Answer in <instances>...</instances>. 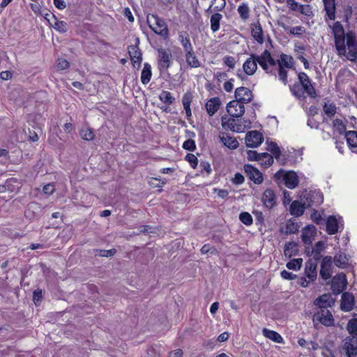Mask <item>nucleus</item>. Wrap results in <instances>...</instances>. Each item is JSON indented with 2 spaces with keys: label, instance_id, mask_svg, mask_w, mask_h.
<instances>
[{
  "label": "nucleus",
  "instance_id": "obj_20",
  "mask_svg": "<svg viewBox=\"0 0 357 357\" xmlns=\"http://www.w3.org/2000/svg\"><path fill=\"white\" fill-rule=\"evenodd\" d=\"M344 349L348 357H357V339L355 337L347 339L344 344Z\"/></svg>",
  "mask_w": 357,
  "mask_h": 357
},
{
  "label": "nucleus",
  "instance_id": "obj_37",
  "mask_svg": "<svg viewBox=\"0 0 357 357\" xmlns=\"http://www.w3.org/2000/svg\"><path fill=\"white\" fill-rule=\"evenodd\" d=\"M258 162L261 165L267 167L273 164V158L268 153H261L258 158Z\"/></svg>",
  "mask_w": 357,
  "mask_h": 357
},
{
  "label": "nucleus",
  "instance_id": "obj_48",
  "mask_svg": "<svg viewBox=\"0 0 357 357\" xmlns=\"http://www.w3.org/2000/svg\"><path fill=\"white\" fill-rule=\"evenodd\" d=\"M239 220L245 225L250 226L252 224V215L248 212H242L239 215Z\"/></svg>",
  "mask_w": 357,
  "mask_h": 357
},
{
  "label": "nucleus",
  "instance_id": "obj_43",
  "mask_svg": "<svg viewBox=\"0 0 357 357\" xmlns=\"http://www.w3.org/2000/svg\"><path fill=\"white\" fill-rule=\"evenodd\" d=\"M178 38L185 53L193 50L192 46L188 36H184L183 35L180 34Z\"/></svg>",
  "mask_w": 357,
  "mask_h": 357
},
{
  "label": "nucleus",
  "instance_id": "obj_51",
  "mask_svg": "<svg viewBox=\"0 0 357 357\" xmlns=\"http://www.w3.org/2000/svg\"><path fill=\"white\" fill-rule=\"evenodd\" d=\"M54 28L61 33H65L68 30V24L66 22L56 20L54 23Z\"/></svg>",
  "mask_w": 357,
  "mask_h": 357
},
{
  "label": "nucleus",
  "instance_id": "obj_56",
  "mask_svg": "<svg viewBox=\"0 0 357 357\" xmlns=\"http://www.w3.org/2000/svg\"><path fill=\"white\" fill-rule=\"evenodd\" d=\"M183 148L188 151H194L196 149L195 142L193 139H188L183 144Z\"/></svg>",
  "mask_w": 357,
  "mask_h": 357
},
{
  "label": "nucleus",
  "instance_id": "obj_40",
  "mask_svg": "<svg viewBox=\"0 0 357 357\" xmlns=\"http://www.w3.org/2000/svg\"><path fill=\"white\" fill-rule=\"evenodd\" d=\"M238 13L240 15V17L243 21L247 20L250 17V8L248 5L245 3H242L238 7Z\"/></svg>",
  "mask_w": 357,
  "mask_h": 357
},
{
  "label": "nucleus",
  "instance_id": "obj_27",
  "mask_svg": "<svg viewBox=\"0 0 357 357\" xmlns=\"http://www.w3.org/2000/svg\"><path fill=\"white\" fill-rule=\"evenodd\" d=\"M305 275L310 281H314L317 278V264L314 261H307L305 264Z\"/></svg>",
  "mask_w": 357,
  "mask_h": 357
},
{
  "label": "nucleus",
  "instance_id": "obj_35",
  "mask_svg": "<svg viewBox=\"0 0 357 357\" xmlns=\"http://www.w3.org/2000/svg\"><path fill=\"white\" fill-rule=\"evenodd\" d=\"M222 18V15L220 13H216L211 16V29L213 32H216L220 29V22Z\"/></svg>",
  "mask_w": 357,
  "mask_h": 357
},
{
  "label": "nucleus",
  "instance_id": "obj_10",
  "mask_svg": "<svg viewBox=\"0 0 357 357\" xmlns=\"http://www.w3.org/2000/svg\"><path fill=\"white\" fill-rule=\"evenodd\" d=\"M246 146L251 148L258 147L264 141L262 133L257 130L248 132L245 137Z\"/></svg>",
  "mask_w": 357,
  "mask_h": 357
},
{
  "label": "nucleus",
  "instance_id": "obj_36",
  "mask_svg": "<svg viewBox=\"0 0 357 357\" xmlns=\"http://www.w3.org/2000/svg\"><path fill=\"white\" fill-rule=\"evenodd\" d=\"M185 59L187 63L192 68H198L200 66V62L197 59L194 50L185 53Z\"/></svg>",
  "mask_w": 357,
  "mask_h": 357
},
{
  "label": "nucleus",
  "instance_id": "obj_52",
  "mask_svg": "<svg viewBox=\"0 0 357 357\" xmlns=\"http://www.w3.org/2000/svg\"><path fill=\"white\" fill-rule=\"evenodd\" d=\"M299 13L307 17H312L314 15L312 8L308 4L302 5Z\"/></svg>",
  "mask_w": 357,
  "mask_h": 357
},
{
  "label": "nucleus",
  "instance_id": "obj_44",
  "mask_svg": "<svg viewBox=\"0 0 357 357\" xmlns=\"http://www.w3.org/2000/svg\"><path fill=\"white\" fill-rule=\"evenodd\" d=\"M291 92L298 99L304 98L305 91L299 84H294L290 87Z\"/></svg>",
  "mask_w": 357,
  "mask_h": 357
},
{
  "label": "nucleus",
  "instance_id": "obj_54",
  "mask_svg": "<svg viewBox=\"0 0 357 357\" xmlns=\"http://www.w3.org/2000/svg\"><path fill=\"white\" fill-rule=\"evenodd\" d=\"M185 160L190 163V166L195 169L198 165L197 158L192 153H188L185 156Z\"/></svg>",
  "mask_w": 357,
  "mask_h": 357
},
{
  "label": "nucleus",
  "instance_id": "obj_4",
  "mask_svg": "<svg viewBox=\"0 0 357 357\" xmlns=\"http://www.w3.org/2000/svg\"><path fill=\"white\" fill-rule=\"evenodd\" d=\"M274 178L278 183H284L289 189L295 188L298 184V178L294 171L278 170L274 175Z\"/></svg>",
  "mask_w": 357,
  "mask_h": 357
},
{
  "label": "nucleus",
  "instance_id": "obj_19",
  "mask_svg": "<svg viewBox=\"0 0 357 357\" xmlns=\"http://www.w3.org/2000/svg\"><path fill=\"white\" fill-rule=\"evenodd\" d=\"M317 232V229L313 225H307L302 230V241L305 245H311Z\"/></svg>",
  "mask_w": 357,
  "mask_h": 357
},
{
  "label": "nucleus",
  "instance_id": "obj_8",
  "mask_svg": "<svg viewBox=\"0 0 357 357\" xmlns=\"http://www.w3.org/2000/svg\"><path fill=\"white\" fill-rule=\"evenodd\" d=\"M343 229V220L341 216L331 215L326 222V231L328 234H335Z\"/></svg>",
  "mask_w": 357,
  "mask_h": 357
},
{
  "label": "nucleus",
  "instance_id": "obj_60",
  "mask_svg": "<svg viewBox=\"0 0 357 357\" xmlns=\"http://www.w3.org/2000/svg\"><path fill=\"white\" fill-rule=\"evenodd\" d=\"M69 66V62L65 59L60 58L57 60V66L60 70L67 69Z\"/></svg>",
  "mask_w": 357,
  "mask_h": 357
},
{
  "label": "nucleus",
  "instance_id": "obj_57",
  "mask_svg": "<svg viewBox=\"0 0 357 357\" xmlns=\"http://www.w3.org/2000/svg\"><path fill=\"white\" fill-rule=\"evenodd\" d=\"M312 220L317 224H321L324 221V218L322 216V213L319 211H314L311 214Z\"/></svg>",
  "mask_w": 357,
  "mask_h": 357
},
{
  "label": "nucleus",
  "instance_id": "obj_45",
  "mask_svg": "<svg viewBox=\"0 0 357 357\" xmlns=\"http://www.w3.org/2000/svg\"><path fill=\"white\" fill-rule=\"evenodd\" d=\"M80 136L82 139L86 141H90L94 139L95 135L92 130L89 128H82L80 130Z\"/></svg>",
  "mask_w": 357,
  "mask_h": 357
},
{
  "label": "nucleus",
  "instance_id": "obj_39",
  "mask_svg": "<svg viewBox=\"0 0 357 357\" xmlns=\"http://www.w3.org/2000/svg\"><path fill=\"white\" fill-rule=\"evenodd\" d=\"M220 106V100L218 98L210 99L206 104V112H218Z\"/></svg>",
  "mask_w": 357,
  "mask_h": 357
},
{
  "label": "nucleus",
  "instance_id": "obj_12",
  "mask_svg": "<svg viewBox=\"0 0 357 357\" xmlns=\"http://www.w3.org/2000/svg\"><path fill=\"white\" fill-rule=\"evenodd\" d=\"M137 43L133 45L128 46V53L130 57V59L132 62V66L134 68H138L142 63V53L138 47L139 38L136 39Z\"/></svg>",
  "mask_w": 357,
  "mask_h": 357
},
{
  "label": "nucleus",
  "instance_id": "obj_9",
  "mask_svg": "<svg viewBox=\"0 0 357 357\" xmlns=\"http://www.w3.org/2000/svg\"><path fill=\"white\" fill-rule=\"evenodd\" d=\"M299 84L310 98H315L317 96L316 91L311 83V79L307 75L303 72L299 73L298 75Z\"/></svg>",
  "mask_w": 357,
  "mask_h": 357
},
{
  "label": "nucleus",
  "instance_id": "obj_2",
  "mask_svg": "<svg viewBox=\"0 0 357 357\" xmlns=\"http://www.w3.org/2000/svg\"><path fill=\"white\" fill-rule=\"evenodd\" d=\"M243 113L236 114L228 117L225 115L222 117V125L225 128L230 129L232 131L241 132L246 128L250 127L251 122L250 120H244L242 118Z\"/></svg>",
  "mask_w": 357,
  "mask_h": 357
},
{
  "label": "nucleus",
  "instance_id": "obj_17",
  "mask_svg": "<svg viewBox=\"0 0 357 357\" xmlns=\"http://www.w3.org/2000/svg\"><path fill=\"white\" fill-rule=\"evenodd\" d=\"M332 257H325L322 259L321 264L320 275L324 280H328L331 277Z\"/></svg>",
  "mask_w": 357,
  "mask_h": 357
},
{
  "label": "nucleus",
  "instance_id": "obj_23",
  "mask_svg": "<svg viewBox=\"0 0 357 357\" xmlns=\"http://www.w3.org/2000/svg\"><path fill=\"white\" fill-rule=\"evenodd\" d=\"M325 118H327V115L325 114L323 115V113H310L307 120V126L311 128H318L321 120L326 123Z\"/></svg>",
  "mask_w": 357,
  "mask_h": 357
},
{
  "label": "nucleus",
  "instance_id": "obj_61",
  "mask_svg": "<svg viewBox=\"0 0 357 357\" xmlns=\"http://www.w3.org/2000/svg\"><path fill=\"white\" fill-rule=\"evenodd\" d=\"M97 252H98L97 255L99 256L109 257L113 256L115 254L116 250L114 249H111L108 250H98Z\"/></svg>",
  "mask_w": 357,
  "mask_h": 357
},
{
  "label": "nucleus",
  "instance_id": "obj_6",
  "mask_svg": "<svg viewBox=\"0 0 357 357\" xmlns=\"http://www.w3.org/2000/svg\"><path fill=\"white\" fill-rule=\"evenodd\" d=\"M257 63L261 66L264 70L267 73L276 75L275 70L273 68L276 67V61L272 57L271 53L267 50H264L261 55H257Z\"/></svg>",
  "mask_w": 357,
  "mask_h": 357
},
{
  "label": "nucleus",
  "instance_id": "obj_63",
  "mask_svg": "<svg viewBox=\"0 0 357 357\" xmlns=\"http://www.w3.org/2000/svg\"><path fill=\"white\" fill-rule=\"evenodd\" d=\"M224 63L229 68H234L235 66V59L233 56H227L224 58Z\"/></svg>",
  "mask_w": 357,
  "mask_h": 357
},
{
  "label": "nucleus",
  "instance_id": "obj_7",
  "mask_svg": "<svg viewBox=\"0 0 357 357\" xmlns=\"http://www.w3.org/2000/svg\"><path fill=\"white\" fill-rule=\"evenodd\" d=\"M335 114L325 113L327 115V118H325L326 123L332 126L334 133L342 135L346 130L345 122L342 119L336 118Z\"/></svg>",
  "mask_w": 357,
  "mask_h": 357
},
{
  "label": "nucleus",
  "instance_id": "obj_11",
  "mask_svg": "<svg viewBox=\"0 0 357 357\" xmlns=\"http://www.w3.org/2000/svg\"><path fill=\"white\" fill-rule=\"evenodd\" d=\"M314 321H319L326 326L334 325V319L332 314L328 309H321L314 315Z\"/></svg>",
  "mask_w": 357,
  "mask_h": 357
},
{
  "label": "nucleus",
  "instance_id": "obj_28",
  "mask_svg": "<svg viewBox=\"0 0 357 357\" xmlns=\"http://www.w3.org/2000/svg\"><path fill=\"white\" fill-rule=\"evenodd\" d=\"M220 138L224 145L230 149H235L238 146V142L236 139L228 134L223 133L220 136Z\"/></svg>",
  "mask_w": 357,
  "mask_h": 357
},
{
  "label": "nucleus",
  "instance_id": "obj_64",
  "mask_svg": "<svg viewBox=\"0 0 357 357\" xmlns=\"http://www.w3.org/2000/svg\"><path fill=\"white\" fill-rule=\"evenodd\" d=\"M259 155L260 153H257L256 151H248L247 152V157L249 160L258 161Z\"/></svg>",
  "mask_w": 357,
  "mask_h": 357
},
{
  "label": "nucleus",
  "instance_id": "obj_38",
  "mask_svg": "<svg viewBox=\"0 0 357 357\" xmlns=\"http://www.w3.org/2000/svg\"><path fill=\"white\" fill-rule=\"evenodd\" d=\"M345 138L349 147L356 148L357 147V132L356 131H349L345 134Z\"/></svg>",
  "mask_w": 357,
  "mask_h": 357
},
{
  "label": "nucleus",
  "instance_id": "obj_50",
  "mask_svg": "<svg viewBox=\"0 0 357 357\" xmlns=\"http://www.w3.org/2000/svg\"><path fill=\"white\" fill-rule=\"evenodd\" d=\"M160 99L162 102L168 104L172 103L173 101L174 100V98L172 97L171 93L167 91H164L160 93Z\"/></svg>",
  "mask_w": 357,
  "mask_h": 357
},
{
  "label": "nucleus",
  "instance_id": "obj_25",
  "mask_svg": "<svg viewBox=\"0 0 357 357\" xmlns=\"http://www.w3.org/2000/svg\"><path fill=\"white\" fill-rule=\"evenodd\" d=\"M334 303V300L330 294H324L314 301V304L321 309H327Z\"/></svg>",
  "mask_w": 357,
  "mask_h": 357
},
{
  "label": "nucleus",
  "instance_id": "obj_13",
  "mask_svg": "<svg viewBox=\"0 0 357 357\" xmlns=\"http://www.w3.org/2000/svg\"><path fill=\"white\" fill-rule=\"evenodd\" d=\"M347 280L345 274L339 273L332 280V289L336 294L342 292L346 288Z\"/></svg>",
  "mask_w": 357,
  "mask_h": 357
},
{
  "label": "nucleus",
  "instance_id": "obj_18",
  "mask_svg": "<svg viewBox=\"0 0 357 357\" xmlns=\"http://www.w3.org/2000/svg\"><path fill=\"white\" fill-rule=\"evenodd\" d=\"M261 200L267 208H273L277 202L275 194L271 189H266L264 192Z\"/></svg>",
  "mask_w": 357,
  "mask_h": 357
},
{
  "label": "nucleus",
  "instance_id": "obj_33",
  "mask_svg": "<svg viewBox=\"0 0 357 357\" xmlns=\"http://www.w3.org/2000/svg\"><path fill=\"white\" fill-rule=\"evenodd\" d=\"M334 264L337 267L344 268L348 265L349 259L344 253L339 252L334 257Z\"/></svg>",
  "mask_w": 357,
  "mask_h": 357
},
{
  "label": "nucleus",
  "instance_id": "obj_26",
  "mask_svg": "<svg viewBox=\"0 0 357 357\" xmlns=\"http://www.w3.org/2000/svg\"><path fill=\"white\" fill-rule=\"evenodd\" d=\"M324 5V10L326 15L331 20H335V0H323Z\"/></svg>",
  "mask_w": 357,
  "mask_h": 357
},
{
  "label": "nucleus",
  "instance_id": "obj_58",
  "mask_svg": "<svg viewBox=\"0 0 357 357\" xmlns=\"http://www.w3.org/2000/svg\"><path fill=\"white\" fill-rule=\"evenodd\" d=\"M287 3L288 6L292 10L300 12V10H301V8L302 5L299 4L296 1H294V0H287Z\"/></svg>",
  "mask_w": 357,
  "mask_h": 357
},
{
  "label": "nucleus",
  "instance_id": "obj_46",
  "mask_svg": "<svg viewBox=\"0 0 357 357\" xmlns=\"http://www.w3.org/2000/svg\"><path fill=\"white\" fill-rule=\"evenodd\" d=\"M267 150L271 152L277 158L280 155V150L278 144L273 142H266Z\"/></svg>",
  "mask_w": 357,
  "mask_h": 357
},
{
  "label": "nucleus",
  "instance_id": "obj_16",
  "mask_svg": "<svg viewBox=\"0 0 357 357\" xmlns=\"http://www.w3.org/2000/svg\"><path fill=\"white\" fill-rule=\"evenodd\" d=\"M244 169L249 178L255 183L260 184L263 182L262 174L257 168L251 165H245Z\"/></svg>",
  "mask_w": 357,
  "mask_h": 357
},
{
  "label": "nucleus",
  "instance_id": "obj_21",
  "mask_svg": "<svg viewBox=\"0 0 357 357\" xmlns=\"http://www.w3.org/2000/svg\"><path fill=\"white\" fill-rule=\"evenodd\" d=\"M324 201V197L322 193L319 190L310 191L307 195V206L312 205H319Z\"/></svg>",
  "mask_w": 357,
  "mask_h": 357
},
{
  "label": "nucleus",
  "instance_id": "obj_1",
  "mask_svg": "<svg viewBox=\"0 0 357 357\" xmlns=\"http://www.w3.org/2000/svg\"><path fill=\"white\" fill-rule=\"evenodd\" d=\"M334 37L335 47L338 56H346L350 61H355L357 58V40L356 34L352 31L345 33L343 25L340 22H335L330 26Z\"/></svg>",
  "mask_w": 357,
  "mask_h": 357
},
{
  "label": "nucleus",
  "instance_id": "obj_59",
  "mask_svg": "<svg viewBox=\"0 0 357 357\" xmlns=\"http://www.w3.org/2000/svg\"><path fill=\"white\" fill-rule=\"evenodd\" d=\"M305 31V29L302 26H297L292 27L289 29V32L292 35L299 36Z\"/></svg>",
  "mask_w": 357,
  "mask_h": 357
},
{
  "label": "nucleus",
  "instance_id": "obj_29",
  "mask_svg": "<svg viewBox=\"0 0 357 357\" xmlns=\"http://www.w3.org/2000/svg\"><path fill=\"white\" fill-rule=\"evenodd\" d=\"M298 251V244L294 241L287 242L284 245V255L287 257L296 255Z\"/></svg>",
  "mask_w": 357,
  "mask_h": 357
},
{
  "label": "nucleus",
  "instance_id": "obj_62",
  "mask_svg": "<svg viewBox=\"0 0 357 357\" xmlns=\"http://www.w3.org/2000/svg\"><path fill=\"white\" fill-rule=\"evenodd\" d=\"M244 181V176L240 173L235 174L234 177L232 178L233 183L236 185H241Z\"/></svg>",
  "mask_w": 357,
  "mask_h": 357
},
{
  "label": "nucleus",
  "instance_id": "obj_24",
  "mask_svg": "<svg viewBox=\"0 0 357 357\" xmlns=\"http://www.w3.org/2000/svg\"><path fill=\"white\" fill-rule=\"evenodd\" d=\"M251 34L258 43H264V38L263 35V30L261 25L259 22L251 24Z\"/></svg>",
  "mask_w": 357,
  "mask_h": 357
},
{
  "label": "nucleus",
  "instance_id": "obj_32",
  "mask_svg": "<svg viewBox=\"0 0 357 357\" xmlns=\"http://www.w3.org/2000/svg\"><path fill=\"white\" fill-rule=\"evenodd\" d=\"M304 209V205L302 204L299 201H294L290 205L291 214L296 217L303 215Z\"/></svg>",
  "mask_w": 357,
  "mask_h": 357
},
{
  "label": "nucleus",
  "instance_id": "obj_47",
  "mask_svg": "<svg viewBox=\"0 0 357 357\" xmlns=\"http://www.w3.org/2000/svg\"><path fill=\"white\" fill-rule=\"evenodd\" d=\"M302 262H303V259L301 258L294 259L289 261L287 264L286 266L288 269L296 271V270L300 269V268L302 265Z\"/></svg>",
  "mask_w": 357,
  "mask_h": 357
},
{
  "label": "nucleus",
  "instance_id": "obj_41",
  "mask_svg": "<svg viewBox=\"0 0 357 357\" xmlns=\"http://www.w3.org/2000/svg\"><path fill=\"white\" fill-rule=\"evenodd\" d=\"M5 186L7 187L8 191L13 192L20 188V183L16 178H10L6 181Z\"/></svg>",
  "mask_w": 357,
  "mask_h": 357
},
{
  "label": "nucleus",
  "instance_id": "obj_49",
  "mask_svg": "<svg viewBox=\"0 0 357 357\" xmlns=\"http://www.w3.org/2000/svg\"><path fill=\"white\" fill-rule=\"evenodd\" d=\"M299 226L297 222L289 220L286 225V232L289 234H294L298 231Z\"/></svg>",
  "mask_w": 357,
  "mask_h": 357
},
{
  "label": "nucleus",
  "instance_id": "obj_31",
  "mask_svg": "<svg viewBox=\"0 0 357 357\" xmlns=\"http://www.w3.org/2000/svg\"><path fill=\"white\" fill-rule=\"evenodd\" d=\"M277 63L278 64V66L291 68L294 66V59L293 57L289 55L282 54L280 59L276 61V64Z\"/></svg>",
  "mask_w": 357,
  "mask_h": 357
},
{
  "label": "nucleus",
  "instance_id": "obj_53",
  "mask_svg": "<svg viewBox=\"0 0 357 357\" xmlns=\"http://www.w3.org/2000/svg\"><path fill=\"white\" fill-rule=\"evenodd\" d=\"M349 333L357 335V319H351L347 324Z\"/></svg>",
  "mask_w": 357,
  "mask_h": 357
},
{
  "label": "nucleus",
  "instance_id": "obj_34",
  "mask_svg": "<svg viewBox=\"0 0 357 357\" xmlns=\"http://www.w3.org/2000/svg\"><path fill=\"white\" fill-rule=\"evenodd\" d=\"M152 73H151V66L149 63H145L144 65V68L142 71L141 75V81L144 84H148L151 78Z\"/></svg>",
  "mask_w": 357,
  "mask_h": 357
},
{
  "label": "nucleus",
  "instance_id": "obj_55",
  "mask_svg": "<svg viewBox=\"0 0 357 357\" xmlns=\"http://www.w3.org/2000/svg\"><path fill=\"white\" fill-rule=\"evenodd\" d=\"M278 76L280 79L286 84L287 83V70L282 66H278Z\"/></svg>",
  "mask_w": 357,
  "mask_h": 357
},
{
  "label": "nucleus",
  "instance_id": "obj_30",
  "mask_svg": "<svg viewBox=\"0 0 357 357\" xmlns=\"http://www.w3.org/2000/svg\"><path fill=\"white\" fill-rule=\"evenodd\" d=\"M262 334L266 338H268L276 343H282L283 342L282 337L276 331L269 330L267 328H264L262 330Z\"/></svg>",
  "mask_w": 357,
  "mask_h": 357
},
{
  "label": "nucleus",
  "instance_id": "obj_15",
  "mask_svg": "<svg viewBox=\"0 0 357 357\" xmlns=\"http://www.w3.org/2000/svg\"><path fill=\"white\" fill-rule=\"evenodd\" d=\"M243 71L248 75H253L257 70V55L250 54V56L246 59L243 65Z\"/></svg>",
  "mask_w": 357,
  "mask_h": 357
},
{
  "label": "nucleus",
  "instance_id": "obj_42",
  "mask_svg": "<svg viewBox=\"0 0 357 357\" xmlns=\"http://www.w3.org/2000/svg\"><path fill=\"white\" fill-rule=\"evenodd\" d=\"M193 95L191 92H186L182 98V103L185 112H191L190 103L192 100Z\"/></svg>",
  "mask_w": 357,
  "mask_h": 357
},
{
  "label": "nucleus",
  "instance_id": "obj_22",
  "mask_svg": "<svg viewBox=\"0 0 357 357\" xmlns=\"http://www.w3.org/2000/svg\"><path fill=\"white\" fill-rule=\"evenodd\" d=\"M354 297L348 292L343 293L341 298V309L344 312H349L354 308Z\"/></svg>",
  "mask_w": 357,
  "mask_h": 357
},
{
  "label": "nucleus",
  "instance_id": "obj_14",
  "mask_svg": "<svg viewBox=\"0 0 357 357\" xmlns=\"http://www.w3.org/2000/svg\"><path fill=\"white\" fill-rule=\"evenodd\" d=\"M172 54L164 49L158 50V66L160 70H167L172 63Z\"/></svg>",
  "mask_w": 357,
  "mask_h": 357
},
{
  "label": "nucleus",
  "instance_id": "obj_5",
  "mask_svg": "<svg viewBox=\"0 0 357 357\" xmlns=\"http://www.w3.org/2000/svg\"><path fill=\"white\" fill-rule=\"evenodd\" d=\"M147 22L149 27L157 34L161 36L163 38H167L168 36V29L167 26L164 20L159 17L151 15L147 17Z\"/></svg>",
  "mask_w": 357,
  "mask_h": 357
},
{
  "label": "nucleus",
  "instance_id": "obj_3",
  "mask_svg": "<svg viewBox=\"0 0 357 357\" xmlns=\"http://www.w3.org/2000/svg\"><path fill=\"white\" fill-rule=\"evenodd\" d=\"M252 93L246 87H238L235 91L236 100L229 102L227 106V112H230L231 107H238L241 112H245L244 103H249L252 99Z\"/></svg>",
  "mask_w": 357,
  "mask_h": 357
}]
</instances>
